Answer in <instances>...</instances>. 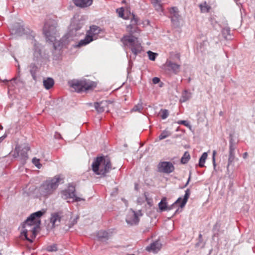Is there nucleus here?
I'll return each mask as SVG.
<instances>
[{
  "instance_id": "1",
  "label": "nucleus",
  "mask_w": 255,
  "mask_h": 255,
  "mask_svg": "<svg viewBox=\"0 0 255 255\" xmlns=\"http://www.w3.org/2000/svg\"><path fill=\"white\" fill-rule=\"evenodd\" d=\"M43 214V212L41 211L32 213L23 224L21 235L30 242H32V239L28 237L29 232L32 230H37L40 224V217Z\"/></svg>"
},
{
  "instance_id": "2",
  "label": "nucleus",
  "mask_w": 255,
  "mask_h": 255,
  "mask_svg": "<svg viewBox=\"0 0 255 255\" xmlns=\"http://www.w3.org/2000/svg\"><path fill=\"white\" fill-rule=\"evenodd\" d=\"M63 177L57 175L45 181L39 187L40 193L44 196L52 194L57 188L59 184L63 182Z\"/></svg>"
},
{
  "instance_id": "3",
  "label": "nucleus",
  "mask_w": 255,
  "mask_h": 255,
  "mask_svg": "<svg viewBox=\"0 0 255 255\" xmlns=\"http://www.w3.org/2000/svg\"><path fill=\"white\" fill-rule=\"evenodd\" d=\"M93 172L97 175L105 176L112 169L110 158L107 156L98 157L92 164Z\"/></svg>"
},
{
  "instance_id": "4",
  "label": "nucleus",
  "mask_w": 255,
  "mask_h": 255,
  "mask_svg": "<svg viewBox=\"0 0 255 255\" xmlns=\"http://www.w3.org/2000/svg\"><path fill=\"white\" fill-rule=\"evenodd\" d=\"M57 22L56 20L47 18L44 24L43 33L48 40L54 42L56 40L57 34Z\"/></svg>"
},
{
  "instance_id": "5",
  "label": "nucleus",
  "mask_w": 255,
  "mask_h": 255,
  "mask_svg": "<svg viewBox=\"0 0 255 255\" xmlns=\"http://www.w3.org/2000/svg\"><path fill=\"white\" fill-rule=\"evenodd\" d=\"M121 40L125 45L129 46L133 54V56H130V58L135 59L136 56L142 50V47L139 41L132 35H125Z\"/></svg>"
},
{
  "instance_id": "6",
  "label": "nucleus",
  "mask_w": 255,
  "mask_h": 255,
  "mask_svg": "<svg viewBox=\"0 0 255 255\" xmlns=\"http://www.w3.org/2000/svg\"><path fill=\"white\" fill-rule=\"evenodd\" d=\"M102 31V29L98 26L92 25L87 31V34L84 39L80 41L78 46H82L89 43L93 40L98 38V35Z\"/></svg>"
},
{
  "instance_id": "7",
  "label": "nucleus",
  "mask_w": 255,
  "mask_h": 255,
  "mask_svg": "<svg viewBox=\"0 0 255 255\" xmlns=\"http://www.w3.org/2000/svg\"><path fill=\"white\" fill-rule=\"evenodd\" d=\"M190 195V190L189 189H187L185 191V194L184 196V198L182 199L181 197L179 198L176 201L174 202V204H173L171 207H167V203L166 202L165 199H163L161 200L160 202L159 203V208L161 211H165V210H169L172 209L175 206H176L177 204L180 203V207L181 208H183L184 207L185 204H186L188 199Z\"/></svg>"
},
{
  "instance_id": "8",
  "label": "nucleus",
  "mask_w": 255,
  "mask_h": 255,
  "mask_svg": "<svg viewBox=\"0 0 255 255\" xmlns=\"http://www.w3.org/2000/svg\"><path fill=\"white\" fill-rule=\"evenodd\" d=\"M75 192V186L69 184L67 189L61 192V197L65 200L72 199V202H79L85 200L84 198L76 196Z\"/></svg>"
},
{
  "instance_id": "9",
  "label": "nucleus",
  "mask_w": 255,
  "mask_h": 255,
  "mask_svg": "<svg viewBox=\"0 0 255 255\" xmlns=\"http://www.w3.org/2000/svg\"><path fill=\"white\" fill-rule=\"evenodd\" d=\"M236 148V143L234 142L233 138L230 140L229 151V158L228 160L227 169L229 166L233 165V163L237 158L235 157V149Z\"/></svg>"
},
{
  "instance_id": "10",
  "label": "nucleus",
  "mask_w": 255,
  "mask_h": 255,
  "mask_svg": "<svg viewBox=\"0 0 255 255\" xmlns=\"http://www.w3.org/2000/svg\"><path fill=\"white\" fill-rule=\"evenodd\" d=\"M72 86L75 89L79 88L81 91H86L90 90L95 86L94 82L90 81H81L73 83Z\"/></svg>"
},
{
  "instance_id": "11",
  "label": "nucleus",
  "mask_w": 255,
  "mask_h": 255,
  "mask_svg": "<svg viewBox=\"0 0 255 255\" xmlns=\"http://www.w3.org/2000/svg\"><path fill=\"white\" fill-rule=\"evenodd\" d=\"M30 149L28 145H25L22 149L19 146H16L14 153L15 157H19L22 160H25L28 158L27 151Z\"/></svg>"
},
{
  "instance_id": "12",
  "label": "nucleus",
  "mask_w": 255,
  "mask_h": 255,
  "mask_svg": "<svg viewBox=\"0 0 255 255\" xmlns=\"http://www.w3.org/2000/svg\"><path fill=\"white\" fill-rule=\"evenodd\" d=\"M158 169L160 172L169 174L174 171V167L170 162L163 161L158 164Z\"/></svg>"
},
{
  "instance_id": "13",
  "label": "nucleus",
  "mask_w": 255,
  "mask_h": 255,
  "mask_svg": "<svg viewBox=\"0 0 255 255\" xmlns=\"http://www.w3.org/2000/svg\"><path fill=\"white\" fill-rule=\"evenodd\" d=\"M127 223L130 225H135L138 224L139 218L135 212L130 210L126 218Z\"/></svg>"
},
{
  "instance_id": "14",
  "label": "nucleus",
  "mask_w": 255,
  "mask_h": 255,
  "mask_svg": "<svg viewBox=\"0 0 255 255\" xmlns=\"http://www.w3.org/2000/svg\"><path fill=\"white\" fill-rule=\"evenodd\" d=\"M109 102L107 101H103L99 103H95V108L98 113H102L108 111Z\"/></svg>"
},
{
  "instance_id": "15",
  "label": "nucleus",
  "mask_w": 255,
  "mask_h": 255,
  "mask_svg": "<svg viewBox=\"0 0 255 255\" xmlns=\"http://www.w3.org/2000/svg\"><path fill=\"white\" fill-rule=\"evenodd\" d=\"M163 66L170 68L171 70L175 74L179 72L180 67V65L173 62L171 60H167Z\"/></svg>"
},
{
  "instance_id": "16",
  "label": "nucleus",
  "mask_w": 255,
  "mask_h": 255,
  "mask_svg": "<svg viewBox=\"0 0 255 255\" xmlns=\"http://www.w3.org/2000/svg\"><path fill=\"white\" fill-rule=\"evenodd\" d=\"M161 247V243L156 241L153 243L151 244L150 246L146 248V250L148 252H152L153 253H157L158 252Z\"/></svg>"
},
{
  "instance_id": "17",
  "label": "nucleus",
  "mask_w": 255,
  "mask_h": 255,
  "mask_svg": "<svg viewBox=\"0 0 255 255\" xmlns=\"http://www.w3.org/2000/svg\"><path fill=\"white\" fill-rule=\"evenodd\" d=\"M61 221V215L59 213H54L51 214L50 222L52 224V227L58 226Z\"/></svg>"
},
{
  "instance_id": "18",
  "label": "nucleus",
  "mask_w": 255,
  "mask_h": 255,
  "mask_svg": "<svg viewBox=\"0 0 255 255\" xmlns=\"http://www.w3.org/2000/svg\"><path fill=\"white\" fill-rule=\"evenodd\" d=\"M42 59L41 50L38 44H35L33 52V60L39 61Z\"/></svg>"
},
{
  "instance_id": "19",
  "label": "nucleus",
  "mask_w": 255,
  "mask_h": 255,
  "mask_svg": "<svg viewBox=\"0 0 255 255\" xmlns=\"http://www.w3.org/2000/svg\"><path fill=\"white\" fill-rule=\"evenodd\" d=\"M74 4L81 7H86L92 4L93 0H73Z\"/></svg>"
},
{
  "instance_id": "20",
  "label": "nucleus",
  "mask_w": 255,
  "mask_h": 255,
  "mask_svg": "<svg viewBox=\"0 0 255 255\" xmlns=\"http://www.w3.org/2000/svg\"><path fill=\"white\" fill-rule=\"evenodd\" d=\"M170 13L171 15V20L173 22H175L178 20V18H179V11L178 10V8L176 7H173L171 8L170 10Z\"/></svg>"
},
{
  "instance_id": "21",
  "label": "nucleus",
  "mask_w": 255,
  "mask_h": 255,
  "mask_svg": "<svg viewBox=\"0 0 255 255\" xmlns=\"http://www.w3.org/2000/svg\"><path fill=\"white\" fill-rule=\"evenodd\" d=\"M43 83L44 88L48 90L53 86L54 81L51 78H47L43 80Z\"/></svg>"
},
{
  "instance_id": "22",
  "label": "nucleus",
  "mask_w": 255,
  "mask_h": 255,
  "mask_svg": "<svg viewBox=\"0 0 255 255\" xmlns=\"http://www.w3.org/2000/svg\"><path fill=\"white\" fill-rule=\"evenodd\" d=\"M30 74L34 80H36V73L38 71V67L35 64H31L29 65Z\"/></svg>"
},
{
  "instance_id": "23",
  "label": "nucleus",
  "mask_w": 255,
  "mask_h": 255,
  "mask_svg": "<svg viewBox=\"0 0 255 255\" xmlns=\"http://www.w3.org/2000/svg\"><path fill=\"white\" fill-rule=\"evenodd\" d=\"M192 94L190 92L185 90L182 95L180 101L181 102H185L191 98Z\"/></svg>"
},
{
  "instance_id": "24",
  "label": "nucleus",
  "mask_w": 255,
  "mask_h": 255,
  "mask_svg": "<svg viewBox=\"0 0 255 255\" xmlns=\"http://www.w3.org/2000/svg\"><path fill=\"white\" fill-rule=\"evenodd\" d=\"M207 156L208 154L207 152H204L201 155V157L200 158L199 162V166L200 167H203L204 166V163L206 161Z\"/></svg>"
},
{
  "instance_id": "25",
  "label": "nucleus",
  "mask_w": 255,
  "mask_h": 255,
  "mask_svg": "<svg viewBox=\"0 0 255 255\" xmlns=\"http://www.w3.org/2000/svg\"><path fill=\"white\" fill-rule=\"evenodd\" d=\"M171 135V132L165 129V130L162 131V132L161 133V134L159 135V136H158L159 140H161L163 139H165V138H167V137L170 136Z\"/></svg>"
},
{
  "instance_id": "26",
  "label": "nucleus",
  "mask_w": 255,
  "mask_h": 255,
  "mask_svg": "<svg viewBox=\"0 0 255 255\" xmlns=\"http://www.w3.org/2000/svg\"><path fill=\"white\" fill-rule=\"evenodd\" d=\"M230 28L229 27H225L222 29V34L226 39H229L231 37Z\"/></svg>"
},
{
  "instance_id": "27",
  "label": "nucleus",
  "mask_w": 255,
  "mask_h": 255,
  "mask_svg": "<svg viewBox=\"0 0 255 255\" xmlns=\"http://www.w3.org/2000/svg\"><path fill=\"white\" fill-rule=\"evenodd\" d=\"M190 158V155L188 151H186L181 159V162L183 164L187 163Z\"/></svg>"
},
{
  "instance_id": "28",
  "label": "nucleus",
  "mask_w": 255,
  "mask_h": 255,
  "mask_svg": "<svg viewBox=\"0 0 255 255\" xmlns=\"http://www.w3.org/2000/svg\"><path fill=\"white\" fill-rule=\"evenodd\" d=\"M97 237L100 239H107L109 237V234L106 231H100L97 233Z\"/></svg>"
},
{
  "instance_id": "29",
  "label": "nucleus",
  "mask_w": 255,
  "mask_h": 255,
  "mask_svg": "<svg viewBox=\"0 0 255 255\" xmlns=\"http://www.w3.org/2000/svg\"><path fill=\"white\" fill-rule=\"evenodd\" d=\"M159 115L162 119H166L168 115L169 112L166 109H161L159 112Z\"/></svg>"
},
{
  "instance_id": "30",
  "label": "nucleus",
  "mask_w": 255,
  "mask_h": 255,
  "mask_svg": "<svg viewBox=\"0 0 255 255\" xmlns=\"http://www.w3.org/2000/svg\"><path fill=\"white\" fill-rule=\"evenodd\" d=\"M132 16L133 17L131 19L130 22L131 23L128 26V28L130 27L131 29L132 28L134 25H136L137 24L138 22V18L137 17H135L134 15H133Z\"/></svg>"
},
{
  "instance_id": "31",
  "label": "nucleus",
  "mask_w": 255,
  "mask_h": 255,
  "mask_svg": "<svg viewBox=\"0 0 255 255\" xmlns=\"http://www.w3.org/2000/svg\"><path fill=\"white\" fill-rule=\"evenodd\" d=\"M147 53L148 54L149 59L152 61H154L156 59V56L158 55L157 53H154L151 51H147Z\"/></svg>"
},
{
  "instance_id": "32",
  "label": "nucleus",
  "mask_w": 255,
  "mask_h": 255,
  "mask_svg": "<svg viewBox=\"0 0 255 255\" xmlns=\"http://www.w3.org/2000/svg\"><path fill=\"white\" fill-rule=\"evenodd\" d=\"M143 109V107L141 104H138L137 105L134 106L132 109L131 110L132 112H141Z\"/></svg>"
},
{
  "instance_id": "33",
  "label": "nucleus",
  "mask_w": 255,
  "mask_h": 255,
  "mask_svg": "<svg viewBox=\"0 0 255 255\" xmlns=\"http://www.w3.org/2000/svg\"><path fill=\"white\" fill-rule=\"evenodd\" d=\"M40 160L39 159L34 157L32 159V162L33 164L38 168H40L42 166V165L40 163Z\"/></svg>"
},
{
  "instance_id": "34",
  "label": "nucleus",
  "mask_w": 255,
  "mask_h": 255,
  "mask_svg": "<svg viewBox=\"0 0 255 255\" xmlns=\"http://www.w3.org/2000/svg\"><path fill=\"white\" fill-rule=\"evenodd\" d=\"M170 58L171 60H179L180 58V55L178 53H174L173 52H172L170 53Z\"/></svg>"
},
{
  "instance_id": "35",
  "label": "nucleus",
  "mask_w": 255,
  "mask_h": 255,
  "mask_svg": "<svg viewBox=\"0 0 255 255\" xmlns=\"http://www.w3.org/2000/svg\"><path fill=\"white\" fill-rule=\"evenodd\" d=\"M154 8L157 11H162V7L161 2L152 3Z\"/></svg>"
},
{
  "instance_id": "36",
  "label": "nucleus",
  "mask_w": 255,
  "mask_h": 255,
  "mask_svg": "<svg viewBox=\"0 0 255 255\" xmlns=\"http://www.w3.org/2000/svg\"><path fill=\"white\" fill-rule=\"evenodd\" d=\"M37 230H32V231H30L29 232V236L28 237L32 239V242H33V240L35 238L36 236Z\"/></svg>"
},
{
  "instance_id": "37",
  "label": "nucleus",
  "mask_w": 255,
  "mask_h": 255,
  "mask_svg": "<svg viewBox=\"0 0 255 255\" xmlns=\"http://www.w3.org/2000/svg\"><path fill=\"white\" fill-rule=\"evenodd\" d=\"M200 6L201 10L202 12H207L209 10V8L206 2H205L204 4H200Z\"/></svg>"
},
{
  "instance_id": "38",
  "label": "nucleus",
  "mask_w": 255,
  "mask_h": 255,
  "mask_svg": "<svg viewBox=\"0 0 255 255\" xmlns=\"http://www.w3.org/2000/svg\"><path fill=\"white\" fill-rule=\"evenodd\" d=\"M217 154V152L216 150H213V155H212V161H213V164L214 166V169L216 168V161H215V156Z\"/></svg>"
},
{
  "instance_id": "39",
  "label": "nucleus",
  "mask_w": 255,
  "mask_h": 255,
  "mask_svg": "<svg viewBox=\"0 0 255 255\" xmlns=\"http://www.w3.org/2000/svg\"><path fill=\"white\" fill-rule=\"evenodd\" d=\"M47 250L50 252L56 251L57 250V246L56 245H52L48 246Z\"/></svg>"
},
{
  "instance_id": "40",
  "label": "nucleus",
  "mask_w": 255,
  "mask_h": 255,
  "mask_svg": "<svg viewBox=\"0 0 255 255\" xmlns=\"http://www.w3.org/2000/svg\"><path fill=\"white\" fill-rule=\"evenodd\" d=\"M177 123L180 125H183L187 127H191L189 123L186 121H179L177 122Z\"/></svg>"
},
{
  "instance_id": "41",
  "label": "nucleus",
  "mask_w": 255,
  "mask_h": 255,
  "mask_svg": "<svg viewBox=\"0 0 255 255\" xmlns=\"http://www.w3.org/2000/svg\"><path fill=\"white\" fill-rule=\"evenodd\" d=\"M117 12L119 14V16L121 17H123L124 16V8L123 7H121L120 8L117 9Z\"/></svg>"
},
{
  "instance_id": "42",
  "label": "nucleus",
  "mask_w": 255,
  "mask_h": 255,
  "mask_svg": "<svg viewBox=\"0 0 255 255\" xmlns=\"http://www.w3.org/2000/svg\"><path fill=\"white\" fill-rule=\"evenodd\" d=\"M13 30L15 31V33L17 34H20L23 31V28L22 26H19L17 29H13Z\"/></svg>"
},
{
  "instance_id": "43",
  "label": "nucleus",
  "mask_w": 255,
  "mask_h": 255,
  "mask_svg": "<svg viewBox=\"0 0 255 255\" xmlns=\"http://www.w3.org/2000/svg\"><path fill=\"white\" fill-rule=\"evenodd\" d=\"M160 82V79L157 77H154L152 79V82L154 84H158Z\"/></svg>"
},
{
  "instance_id": "44",
  "label": "nucleus",
  "mask_w": 255,
  "mask_h": 255,
  "mask_svg": "<svg viewBox=\"0 0 255 255\" xmlns=\"http://www.w3.org/2000/svg\"><path fill=\"white\" fill-rule=\"evenodd\" d=\"M191 173L190 172V175H189V177L188 179L187 180V182L186 183V184L185 185V187L187 186V185L189 184V181L190 180V179H191Z\"/></svg>"
},
{
  "instance_id": "45",
  "label": "nucleus",
  "mask_w": 255,
  "mask_h": 255,
  "mask_svg": "<svg viewBox=\"0 0 255 255\" xmlns=\"http://www.w3.org/2000/svg\"><path fill=\"white\" fill-rule=\"evenodd\" d=\"M161 0H151L152 3L161 2Z\"/></svg>"
},
{
  "instance_id": "46",
  "label": "nucleus",
  "mask_w": 255,
  "mask_h": 255,
  "mask_svg": "<svg viewBox=\"0 0 255 255\" xmlns=\"http://www.w3.org/2000/svg\"><path fill=\"white\" fill-rule=\"evenodd\" d=\"M248 153H247V152H245V153L243 154V158H245H245H247V157L248 156Z\"/></svg>"
},
{
  "instance_id": "47",
  "label": "nucleus",
  "mask_w": 255,
  "mask_h": 255,
  "mask_svg": "<svg viewBox=\"0 0 255 255\" xmlns=\"http://www.w3.org/2000/svg\"><path fill=\"white\" fill-rule=\"evenodd\" d=\"M6 137V135L2 136L0 137V142H1V141Z\"/></svg>"
},
{
  "instance_id": "48",
  "label": "nucleus",
  "mask_w": 255,
  "mask_h": 255,
  "mask_svg": "<svg viewBox=\"0 0 255 255\" xmlns=\"http://www.w3.org/2000/svg\"><path fill=\"white\" fill-rule=\"evenodd\" d=\"M53 47L55 49H56V43H53Z\"/></svg>"
},
{
  "instance_id": "49",
  "label": "nucleus",
  "mask_w": 255,
  "mask_h": 255,
  "mask_svg": "<svg viewBox=\"0 0 255 255\" xmlns=\"http://www.w3.org/2000/svg\"><path fill=\"white\" fill-rule=\"evenodd\" d=\"M80 28V27H78L77 28H75V29L76 31L78 30Z\"/></svg>"
},
{
  "instance_id": "50",
  "label": "nucleus",
  "mask_w": 255,
  "mask_h": 255,
  "mask_svg": "<svg viewBox=\"0 0 255 255\" xmlns=\"http://www.w3.org/2000/svg\"><path fill=\"white\" fill-rule=\"evenodd\" d=\"M17 67H18V72H19V68H20V66H19V65H18Z\"/></svg>"
},
{
  "instance_id": "51",
  "label": "nucleus",
  "mask_w": 255,
  "mask_h": 255,
  "mask_svg": "<svg viewBox=\"0 0 255 255\" xmlns=\"http://www.w3.org/2000/svg\"><path fill=\"white\" fill-rule=\"evenodd\" d=\"M2 127L1 126H0V129H2Z\"/></svg>"
}]
</instances>
